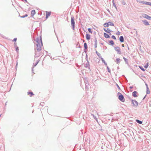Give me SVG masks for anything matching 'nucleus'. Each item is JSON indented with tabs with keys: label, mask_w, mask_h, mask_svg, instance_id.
I'll list each match as a JSON object with an SVG mask.
<instances>
[{
	"label": "nucleus",
	"mask_w": 151,
	"mask_h": 151,
	"mask_svg": "<svg viewBox=\"0 0 151 151\" xmlns=\"http://www.w3.org/2000/svg\"><path fill=\"white\" fill-rule=\"evenodd\" d=\"M112 3H113V5L114 6V7H115V8L116 9H117V7H116V5L114 2V0H112Z\"/></svg>",
	"instance_id": "30"
},
{
	"label": "nucleus",
	"mask_w": 151,
	"mask_h": 151,
	"mask_svg": "<svg viewBox=\"0 0 151 151\" xmlns=\"http://www.w3.org/2000/svg\"><path fill=\"white\" fill-rule=\"evenodd\" d=\"M123 59H124L125 62L128 65L129 64V63H128V60L126 58H125V57H123Z\"/></svg>",
	"instance_id": "20"
},
{
	"label": "nucleus",
	"mask_w": 151,
	"mask_h": 151,
	"mask_svg": "<svg viewBox=\"0 0 151 151\" xmlns=\"http://www.w3.org/2000/svg\"><path fill=\"white\" fill-rule=\"evenodd\" d=\"M145 86H146V88H149L148 87V85L147 83H145Z\"/></svg>",
	"instance_id": "50"
},
{
	"label": "nucleus",
	"mask_w": 151,
	"mask_h": 151,
	"mask_svg": "<svg viewBox=\"0 0 151 151\" xmlns=\"http://www.w3.org/2000/svg\"><path fill=\"white\" fill-rule=\"evenodd\" d=\"M115 61L116 62V64H119L120 62V59L119 58H118L116 59Z\"/></svg>",
	"instance_id": "17"
},
{
	"label": "nucleus",
	"mask_w": 151,
	"mask_h": 151,
	"mask_svg": "<svg viewBox=\"0 0 151 151\" xmlns=\"http://www.w3.org/2000/svg\"><path fill=\"white\" fill-rule=\"evenodd\" d=\"M88 30L89 32L90 33H92V32L91 31V29L90 28H88Z\"/></svg>",
	"instance_id": "35"
},
{
	"label": "nucleus",
	"mask_w": 151,
	"mask_h": 151,
	"mask_svg": "<svg viewBox=\"0 0 151 151\" xmlns=\"http://www.w3.org/2000/svg\"><path fill=\"white\" fill-rule=\"evenodd\" d=\"M103 48L104 49H107V47L106 46H104L103 47Z\"/></svg>",
	"instance_id": "51"
},
{
	"label": "nucleus",
	"mask_w": 151,
	"mask_h": 151,
	"mask_svg": "<svg viewBox=\"0 0 151 151\" xmlns=\"http://www.w3.org/2000/svg\"><path fill=\"white\" fill-rule=\"evenodd\" d=\"M86 38L88 40H90V36L89 34H86Z\"/></svg>",
	"instance_id": "15"
},
{
	"label": "nucleus",
	"mask_w": 151,
	"mask_h": 151,
	"mask_svg": "<svg viewBox=\"0 0 151 151\" xmlns=\"http://www.w3.org/2000/svg\"><path fill=\"white\" fill-rule=\"evenodd\" d=\"M33 40L36 41L37 43V44H36V47L35 49H36V51L37 50L38 52H40L42 49L40 43H41V46H42L43 45L41 35L40 36V39L39 37H37L36 39H34Z\"/></svg>",
	"instance_id": "1"
},
{
	"label": "nucleus",
	"mask_w": 151,
	"mask_h": 151,
	"mask_svg": "<svg viewBox=\"0 0 151 151\" xmlns=\"http://www.w3.org/2000/svg\"><path fill=\"white\" fill-rule=\"evenodd\" d=\"M14 46L15 47H17V43H16V42H14Z\"/></svg>",
	"instance_id": "49"
},
{
	"label": "nucleus",
	"mask_w": 151,
	"mask_h": 151,
	"mask_svg": "<svg viewBox=\"0 0 151 151\" xmlns=\"http://www.w3.org/2000/svg\"><path fill=\"white\" fill-rule=\"evenodd\" d=\"M107 68L108 70V71L109 73H111V70L110 68L108 66H107Z\"/></svg>",
	"instance_id": "34"
},
{
	"label": "nucleus",
	"mask_w": 151,
	"mask_h": 151,
	"mask_svg": "<svg viewBox=\"0 0 151 151\" xmlns=\"http://www.w3.org/2000/svg\"><path fill=\"white\" fill-rule=\"evenodd\" d=\"M122 76L124 77L125 78V81H126V82H128V80H127V78L125 77V76L124 75H122Z\"/></svg>",
	"instance_id": "45"
},
{
	"label": "nucleus",
	"mask_w": 151,
	"mask_h": 151,
	"mask_svg": "<svg viewBox=\"0 0 151 151\" xmlns=\"http://www.w3.org/2000/svg\"><path fill=\"white\" fill-rule=\"evenodd\" d=\"M141 3H143L144 4L149 5L150 6H151V2H148L147 1H141Z\"/></svg>",
	"instance_id": "11"
},
{
	"label": "nucleus",
	"mask_w": 151,
	"mask_h": 151,
	"mask_svg": "<svg viewBox=\"0 0 151 151\" xmlns=\"http://www.w3.org/2000/svg\"><path fill=\"white\" fill-rule=\"evenodd\" d=\"M104 26L105 27H108L109 26L108 23H105L104 24Z\"/></svg>",
	"instance_id": "24"
},
{
	"label": "nucleus",
	"mask_w": 151,
	"mask_h": 151,
	"mask_svg": "<svg viewBox=\"0 0 151 151\" xmlns=\"http://www.w3.org/2000/svg\"><path fill=\"white\" fill-rule=\"evenodd\" d=\"M28 95H30L29 96L30 97H32V96L34 95L33 93L32 92H27Z\"/></svg>",
	"instance_id": "23"
},
{
	"label": "nucleus",
	"mask_w": 151,
	"mask_h": 151,
	"mask_svg": "<svg viewBox=\"0 0 151 151\" xmlns=\"http://www.w3.org/2000/svg\"><path fill=\"white\" fill-rule=\"evenodd\" d=\"M39 61V60L37 61L35 63H33V65H32V71L33 73V68H34V67H35L37 65Z\"/></svg>",
	"instance_id": "12"
},
{
	"label": "nucleus",
	"mask_w": 151,
	"mask_h": 151,
	"mask_svg": "<svg viewBox=\"0 0 151 151\" xmlns=\"http://www.w3.org/2000/svg\"><path fill=\"white\" fill-rule=\"evenodd\" d=\"M132 102V106L134 107H136L138 106V103L135 100L131 99Z\"/></svg>",
	"instance_id": "4"
},
{
	"label": "nucleus",
	"mask_w": 151,
	"mask_h": 151,
	"mask_svg": "<svg viewBox=\"0 0 151 151\" xmlns=\"http://www.w3.org/2000/svg\"><path fill=\"white\" fill-rule=\"evenodd\" d=\"M135 121L137 123L139 124H141L142 123V121L139 120L138 119H136Z\"/></svg>",
	"instance_id": "22"
},
{
	"label": "nucleus",
	"mask_w": 151,
	"mask_h": 151,
	"mask_svg": "<svg viewBox=\"0 0 151 151\" xmlns=\"http://www.w3.org/2000/svg\"><path fill=\"white\" fill-rule=\"evenodd\" d=\"M150 91L149 90V88H146V93L147 94H149L150 93Z\"/></svg>",
	"instance_id": "28"
},
{
	"label": "nucleus",
	"mask_w": 151,
	"mask_h": 151,
	"mask_svg": "<svg viewBox=\"0 0 151 151\" xmlns=\"http://www.w3.org/2000/svg\"><path fill=\"white\" fill-rule=\"evenodd\" d=\"M119 41L121 42H124V38L122 36H121L119 38Z\"/></svg>",
	"instance_id": "14"
},
{
	"label": "nucleus",
	"mask_w": 151,
	"mask_h": 151,
	"mask_svg": "<svg viewBox=\"0 0 151 151\" xmlns=\"http://www.w3.org/2000/svg\"><path fill=\"white\" fill-rule=\"evenodd\" d=\"M142 22L143 23V24H144V25L146 26L150 25L149 23L146 20H142Z\"/></svg>",
	"instance_id": "10"
},
{
	"label": "nucleus",
	"mask_w": 151,
	"mask_h": 151,
	"mask_svg": "<svg viewBox=\"0 0 151 151\" xmlns=\"http://www.w3.org/2000/svg\"><path fill=\"white\" fill-rule=\"evenodd\" d=\"M143 17L146 19L149 20H151V17L148 16V15L146 14H144L142 15Z\"/></svg>",
	"instance_id": "7"
},
{
	"label": "nucleus",
	"mask_w": 151,
	"mask_h": 151,
	"mask_svg": "<svg viewBox=\"0 0 151 151\" xmlns=\"http://www.w3.org/2000/svg\"><path fill=\"white\" fill-rule=\"evenodd\" d=\"M111 38L112 39H114L115 40H116V37H115V36H114V35H112L111 36Z\"/></svg>",
	"instance_id": "39"
},
{
	"label": "nucleus",
	"mask_w": 151,
	"mask_h": 151,
	"mask_svg": "<svg viewBox=\"0 0 151 151\" xmlns=\"http://www.w3.org/2000/svg\"><path fill=\"white\" fill-rule=\"evenodd\" d=\"M113 115V114L112 113L111 114H110L111 116H112Z\"/></svg>",
	"instance_id": "57"
},
{
	"label": "nucleus",
	"mask_w": 151,
	"mask_h": 151,
	"mask_svg": "<svg viewBox=\"0 0 151 151\" xmlns=\"http://www.w3.org/2000/svg\"><path fill=\"white\" fill-rule=\"evenodd\" d=\"M122 46L123 47H124V44H122Z\"/></svg>",
	"instance_id": "56"
},
{
	"label": "nucleus",
	"mask_w": 151,
	"mask_h": 151,
	"mask_svg": "<svg viewBox=\"0 0 151 151\" xmlns=\"http://www.w3.org/2000/svg\"><path fill=\"white\" fill-rule=\"evenodd\" d=\"M81 40L83 41V42H85V40H83L82 39H81Z\"/></svg>",
	"instance_id": "60"
},
{
	"label": "nucleus",
	"mask_w": 151,
	"mask_h": 151,
	"mask_svg": "<svg viewBox=\"0 0 151 151\" xmlns=\"http://www.w3.org/2000/svg\"><path fill=\"white\" fill-rule=\"evenodd\" d=\"M19 16L22 18H25V17H27L28 16V15L27 14H26L24 15H23V16Z\"/></svg>",
	"instance_id": "31"
},
{
	"label": "nucleus",
	"mask_w": 151,
	"mask_h": 151,
	"mask_svg": "<svg viewBox=\"0 0 151 151\" xmlns=\"http://www.w3.org/2000/svg\"><path fill=\"white\" fill-rule=\"evenodd\" d=\"M101 45H104V43H101Z\"/></svg>",
	"instance_id": "62"
},
{
	"label": "nucleus",
	"mask_w": 151,
	"mask_h": 151,
	"mask_svg": "<svg viewBox=\"0 0 151 151\" xmlns=\"http://www.w3.org/2000/svg\"><path fill=\"white\" fill-rule=\"evenodd\" d=\"M104 30L106 32L108 33L109 32V31L107 29H106L104 28Z\"/></svg>",
	"instance_id": "42"
},
{
	"label": "nucleus",
	"mask_w": 151,
	"mask_h": 151,
	"mask_svg": "<svg viewBox=\"0 0 151 151\" xmlns=\"http://www.w3.org/2000/svg\"><path fill=\"white\" fill-rule=\"evenodd\" d=\"M100 58L101 60L103 63H104L105 62H106L104 59L102 57L101 58Z\"/></svg>",
	"instance_id": "38"
},
{
	"label": "nucleus",
	"mask_w": 151,
	"mask_h": 151,
	"mask_svg": "<svg viewBox=\"0 0 151 151\" xmlns=\"http://www.w3.org/2000/svg\"><path fill=\"white\" fill-rule=\"evenodd\" d=\"M74 19H75L73 16H71V24L72 28L74 30L75 29V22Z\"/></svg>",
	"instance_id": "3"
},
{
	"label": "nucleus",
	"mask_w": 151,
	"mask_h": 151,
	"mask_svg": "<svg viewBox=\"0 0 151 151\" xmlns=\"http://www.w3.org/2000/svg\"><path fill=\"white\" fill-rule=\"evenodd\" d=\"M104 64L106 66H107V63L106 62H105L104 63Z\"/></svg>",
	"instance_id": "54"
},
{
	"label": "nucleus",
	"mask_w": 151,
	"mask_h": 151,
	"mask_svg": "<svg viewBox=\"0 0 151 151\" xmlns=\"http://www.w3.org/2000/svg\"><path fill=\"white\" fill-rule=\"evenodd\" d=\"M89 85H85V90L86 91L88 90L89 89Z\"/></svg>",
	"instance_id": "29"
},
{
	"label": "nucleus",
	"mask_w": 151,
	"mask_h": 151,
	"mask_svg": "<svg viewBox=\"0 0 151 151\" xmlns=\"http://www.w3.org/2000/svg\"><path fill=\"white\" fill-rule=\"evenodd\" d=\"M15 48L16 49V50L17 51V52H18L19 51V49L18 47L17 46V47H15Z\"/></svg>",
	"instance_id": "37"
},
{
	"label": "nucleus",
	"mask_w": 151,
	"mask_h": 151,
	"mask_svg": "<svg viewBox=\"0 0 151 151\" xmlns=\"http://www.w3.org/2000/svg\"><path fill=\"white\" fill-rule=\"evenodd\" d=\"M96 53L99 58H101L102 57L100 54L97 51H96Z\"/></svg>",
	"instance_id": "25"
},
{
	"label": "nucleus",
	"mask_w": 151,
	"mask_h": 151,
	"mask_svg": "<svg viewBox=\"0 0 151 151\" xmlns=\"http://www.w3.org/2000/svg\"><path fill=\"white\" fill-rule=\"evenodd\" d=\"M24 1L25 2L27 3L28 4L29 3L27 0H23V1Z\"/></svg>",
	"instance_id": "53"
},
{
	"label": "nucleus",
	"mask_w": 151,
	"mask_h": 151,
	"mask_svg": "<svg viewBox=\"0 0 151 151\" xmlns=\"http://www.w3.org/2000/svg\"><path fill=\"white\" fill-rule=\"evenodd\" d=\"M104 37L106 38H108L110 37L109 35L106 33H104Z\"/></svg>",
	"instance_id": "16"
},
{
	"label": "nucleus",
	"mask_w": 151,
	"mask_h": 151,
	"mask_svg": "<svg viewBox=\"0 0 151 151\" xmlns=\"http://www.w3.org/2000/svg\"><path fill=\"white\" fill-rule=\"evenodd\" d=\"M79 47V48H81V46H80V45H79V47Z\"/></svg>",
	"instance_id": "59"
},
{
	"label": "nucleus",
	"mask_w": 151,
	"mask_h": 151,
	"mask_svg": "<svg viewBox=\"0 0 151 151\" xmlns=\"http://www.w3.org/2000/svg\"><path fill=\"white\" fill-rule=\"evenodd\" d=\"M86 60L87 61H88V56L87 54H86Z\"/></svg>",
	"instance_id": "43"
},
{
	"label": "nucleus",
	"mask_w": 151,
	"mask_h": 151,
	"mask_svg": "<svg viewBox=\"0 0 151 151\" xmlns=\"http://www.w3.org/2000/svg\"><path fill=\"white\" fill-rule=\"evenodd\" d=\"M107 29L109 31V32H108V33L109 35H111V33H110V32H113V31L112 30H111L109 28H107Z\"/></svg>",
	"instance_id": "33"
},
{
	"label": "nucleus",
	"mask_w": 151,
	"mask_h": 151,
	"mask_svg": "<svg viewBox=\"0 0 151 151\" xmlns=\"http://www.w3.org/2000/svg\"><path fill=\"white\" fill-rule=\"evenodd\" d=\"M95 43H97V39L95 37Z\"/></svg>",
	"instance_id": "47"
},
{
	"label": "nucleus",
	"mask_w": 151,
	"mask_h": 151,
	"mask_svg": "<svg viewBox=\"0 0 151 151\" xmlns=\"http://www.w3.org/2000/svg\"><path fill=\"white\" fill-rule=\"evenodd\" d=\"M139 68L143 71H145V69L142 66H139Z\"/></svg>",
	"instance_id": "27"
},
{
	"label": "nucleus",
	"mask_w": 151,
	"mask_h": 151,
	"mask_svg": "<svg viewBox=\"0 0 151 151\" xmlns=\"http://www.w3.org/2000/svg\"><path fill=\"white\" fill-rule=\"evenodd\" d=\"M132 95L134 97H137L138 96L139 94L137 91H134L132 92Z\"/></svg>",
	"instance_id": "8"
},
{
	"label": "nucleus",
	"mask_w": 151,
	"mask_h": 151,
	"mask_svg": "<svg viewBox=\"0 0 151 151\" xmlns=\"http://www.w3.org/2000/svg\"><path fill=\"white\" fill-rule=\"evenodd\" d=\"M115 50L117 52L118 54H121V51L120 50V48L118 46L114 47Z\"/></svg>",
	"instance_id": "5"
},
{
	"label": "nucleus",
	"mask_w": 151,
	"mask_h": 151,
	"mask_svg": "<svg viewBox=\"0 0 151 151\" xmlns=\"http://www.w3.org/2000/svg\"><path fill=\"white\" fill-rule=\"evenodd\" d=\"M116 86H117V87L118 88L119 90H121L120 88V87H119V86L116 83Z\"/></svg>",
	"instance_id": "44"
},
{
	"label": "nucleus",
	"mask_w": 151,
	"mask_h": 151,
	"mask_svg": "<svg viewBox=\"0 0 151 151\" xmlns=\"http://www.w3.org/2000/svg\"><path fill=\"white\" fill-rule=\"evenodd\" d=\"M51 12H48L47 11L46 12V18L47 19L48 17L50 16L51 14Z\"/></svg>",
	"instance_id": "13"
},
{
	"label": "nucleus",
	"mask_w": 151,
	"mask_h": 151,
	"mask_svg": "<svg viewBox=\"0 0 151 151\" xmlns=\"http://www.w3.org/2000/svg\"><path fill=\"white\" fill-rule=\"evenodd\" d=\"M97 43H94V47L95 48H96L97 47Z\"/></svg>",
	"instance_id": "48"
},
{
	"label": "nucleus",
	"mask_w": 151,
	"mask_h": 151,
	"mask_svg": "<svg viewBox=\"0 0 151 151\" xmlns=\"http://www.w3.org/2000/svg\"><path fill=\"white\" fill-rule=\"evenodd\" d=\"M147 96V95H146L144 97V98H143L142 100H144L146 98V96Z\"/></svg>",
	"instance_id": "52"
},
{
	"label": "nucleus",
	"mask_w": 151,
	"mask_h": 151,
	"mask_svg": "<svg viewBox=\"0 0 151 151\" xmlns=\"http://www.w3.org/2000/svg\"><path fill=\"white\" fill-rule=\"evenodd\" d=\"M129 88L130 89H132L133 88V86H131L129 87Z\"/></svg>",
	"instance_id": "55"
},
{
	"label": "nucleus",
	"mask_w": 151,
	"mask_h": 151,
	"mask_svg": "<svg viewBox=\"0 0 151 151\" xmlns=\"http://www.w3.org/2000/svg\"><path fill=\"white\" fill-rule=\"evenodd\" d=\"M35 10H32L31 12V16L33 17L34 15L35 14Z\"/></svg>",
	"instance_id": "18"
},
{
	"label": "nucleus",
	"mask_w": 151,
	"mask_h": 151,
	"mask_svg": "<svg viewBox=\"0 0 151 151\" xmlns=\"http://www.w3.org/2000/svg\"><path fill=\"white\" fill-rule=\"evenodd\" d=\"M120 32L119 31H118L116 33V34L117 35H120Z\"/></svg>",
	"instance_id": "46"
},
{
	"label": "nucleus",
	"mask_w": 151,
	"mask_h": 151,
	"mask_svg": "<svg viewBox=\"0 0 151 151\" xmlns=\"http://www.w3.org/2000/svg\"><path fill=\"white\" fill-rule=\"evenodd\" d=\"M84 67L86 68H88L89 69H90V65L88 61H87L86 63H84Z\"/></svg>",
	"instance_id": "9"
},
{
	"label": "nucleus",
	"mask_w": 151,
	"mask_h": 151,
	"mask_svg": "<svg viewBox=\"0 0 151 151\" xmlns=\"http://www.w3.org/2000/svg\"><path fill=\"white\" fill-rule=\"evenodd\" d=\"M148 67V63H147L144 66V67L145 68H147Z\"/></svg>",
	"instance_id": "36"
},
{
	"label": "nucleus",
	"mask_w": 151,
	"mask_h": 151,
	"mask_svg": "<svg viewBox=\"0 0 151 151\" xmlns=\"http://www.w3.org/2000/svg\"><path fill=\"white\" fill-rule=\"evenodd\" d=\"M109 42L110 45H112L114 44V42L112 40H109Z\"/></svg>",
	"instance_id": "21"
},
{
	"label": "nucleus",
	"mask_w": 151,
	"mask_h": 151,
	"mask_svg": "<svg viewBox=\"0 0 151 151\" xmlns=\"http://www.w3.org/2000/svg\"><path fill=\"white\" fill-rule=\"evenodd\" d=\"M108 23L109 25L113 26H114V24L111 22H109Z\"/></svg>",
	"instance_id": "26"
},
{
	"label": "nucleus",
	"mask_w": 151,
	"mask_h": 151,
	"mask_svg": "<svg viewBox=\"0 0 151 151\" xmlns=\"http://www.w3.org/2000/svg\"><path fill=\"white\" fill-rule=\"evenodd\" d=\"M122 3L123 5H125L126 4V3L125 1L123 0L122 2Z\"/></svg>",
	"instance_id": "41"
},
{
	"label": "nucleus",
	"mask_w": 151,
	"mask_h": 151,
	"mask_svg": "<svg viewBox=\"0 0 151 151\" xmlns=\"http://www.w3.org/2000/svg\"><path fill=\"white\" fill-rule=\"evenodd\" d=\"M107 10H108V11L109 12H110V11L109 10V9H108Z\"/></svg>",
	"instance_id": "64"
},
{
	"label": "nucleus",
	"mask_w": 151,
	"mask_h": 151,
	"mask_svg": "<svg viewBox=\"0 0 151 151\" xmlns=\"http://www.w3.org/2000/svg\"><path fill=\"white\" fill-rule=\"evenodd\" d=\"M117 95L118 99L121 101L124 102L125 101V99L124 96L120 92H118Z\"/></svg>",
	"instance_id": "2"
},
{
	"label": "nucleus",
	"mask_w": 151,
	"mask_h": 151,
	"mask_svg": "<svg viewBox=\"0 0 151 151\" xmlns=\"http://www.w3.org/2000/svg\"><path fill=\"white\" fill-rule=\"evenodd\" d=\"M35 57H38L39 56V54L38 53H37V51H36V49H35Z\"/></svg>",
	"instance_id": "19"
},
{
	"label": "nucleus",
	"mask_w": 151,
	"mask_h": 151,
	"mask_svg": "<svg viewBox=\"0 0 151 151\" xmlns=\"http://www.w3.org/2000/svg\"><path fill=\"white\" fill-rule=\"evenodd\" d=\"M17 63L16 64V67H17Z\"/></svg>",
	"instance_id": "63"
},
{
	"label": "nucleus",
	"mask_w": 151,
	"mask_h": 151,
	"mask_svg": "<svg viewBox=\"0 0 151 151\" xmlns=\"http://www.w3.org/2000/svg\"><path fill=\"white\" fill-rule=\"evenodd\" d=\"M84 51L85 53H86L88 51V46L86 43L85 42L84 44Z\"/></svg>",
	"instance_id": "6"
},
{
	"label": "nucleus",
	"mask_w": 151,
	"mask_h": 151,
	"mask_svg": "<svg viewBox=\"0 0 151 151\" xmlns=\"http://www.w3.org/2000/svg\"><path fill=\"white\" fill-rule=\"evenodd\" d=\"M119 69V66L117 67V69Z\"/></svg>",
	"instance_id": "61"
},
{
	"label": "nucleus",
	"mask_w": 151,
	"mask_h": 151,
	"mask_svg": "<svg viewBox=\"0 0 151 151\" xmlns=\"http://www.w3.org/2000/svg\"><path fill=\"white\" fill-rule=\"evenodd\" d=\"M127 48H128V50H129V46H128V45L127 44Z\"/></svg>",
	"instance_id": "58"
},
{
	"label": "nucleus",
	"mask_w": 151,
	"mask_h": 151,
	"mask_svg": "<svg viewBox=\"0 0 151 151\" xmlns=\"http://www.w3.org/2000/svg\"><path fill=\"white\" fill-rule=\"evenodd\" d=\"M84 82L85 85H89V83L88 81H85Z\"/></svg>",
	"instance_id": "32"
},
{
	"label": "nucleus",
	"mask_w": 151,
	"mask_h": 151,
	"mask_svg": "<svg viewBox=\"0 0 151 151\" xmlns=\"http://www.w3.org/2000/svg\"><path fill=\"white\" fill-rule=\"evenodd\" d=\"M17 38H15L14 39L12 40V41L14 42H16L17 40Z\"/></svg>",
	"instance_id": "40"
}]
</instances>
